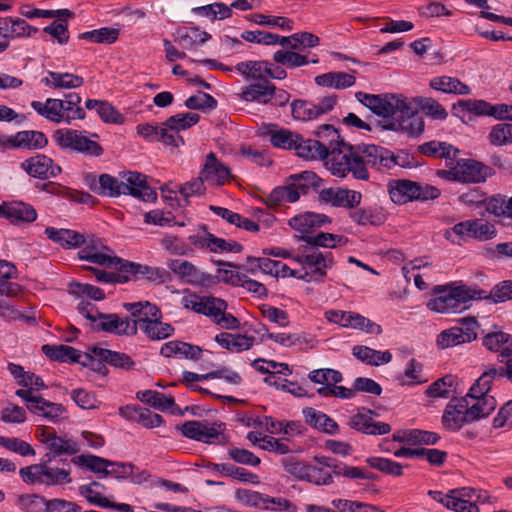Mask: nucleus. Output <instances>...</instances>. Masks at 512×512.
I'll list each match as a JSON object with an SVG mask.
<instances>
[{"instance_id":"obj_17","label":"nucleus","mask_w":512,"mask_h":512,"mask_svg":"<svg viewBox=\"0 0 512 512\" xmlns=\"http://www.w3.org/2000/svg\"><path fill=\"white\" fill-rule=\"evenodd\" d=\"M377 413L368 408H360L355 415L349 418L350 428L367 435H385L390 433L391 425L385 422L376 421Z\"/></svg>"},{"instance_id":"obj_53","label":"nucleus","mask_w":512,"mask_h":512,"mask_svg":"<svg viewBox=\"0 0 512 512\" xmlns=\"http://www.w3.org/2000/svg\"><path fill=\"white\" fill-rule=\"evenodd\" d=\"M274 91L275 86L269 81L255 83L249 85L246 90L242 92V98L246 101H256L265 104L270 101V96H272Z\"/></svg>"},{"instance_id":"obj_40","label":"nucleus","mask_w":512,"mask_h":512,"mask_svg":"<svg viewBox=\"0 0 512 512\" xmlns=\"http://www.w3.org/2000/svg\"><path fill=\"white\" fill-rule=\"evenodd\" d=\"M299 200V194L294 191L289 180L285 185L275 187L264 199V203L269 209L276 208L284 203H294Z\"/></svg>"},{"instance_id":"obj_44","label":"nucleus","mask_w":512,"mask_h":512,"mask_svg":"<svg viewBox=\"0 0 512 512\" xmlns=\"http://www.w3.org/2000/svg\"><path fill=\"white\" fill-rule=\"evenodd\" d=\"M226 283L241 286L258 297L267 295V289L262 283L249 279L246 274L240 271L226 270Z\"/></svg>"},{"instance_id":"obj_54","label":"nucleus","mask_w":512,"mask_h":512,"mask_svg":"<svg viewBox=\"0 0 512 512\" xmlns=\"http://www.w3.org/2000/svg\"><path fill=\"white\" fill-rule=\"evenodd\" d=\"M32 407L34 408L32 411L33 414L42 416L52 422L61 420L66 412L62 404L47 401L43 397L40 398L37 405Z\"/></svg>"},{"instance_id":"obj_64","label":"nucleus","mask_w":512,"mask_h":512,"mask_svg":"<svg viewBox=\"0 0 512 512\" xmlns=\"http://www.w3.org/2000/svg\"><path fill=\"white\" fill-rule=\"evenodd\" d=\"M488 140L494 146H504L512 143V123L494 125L488 134Z\"/></svg>"},{"instance_id":"obj_45","label":"nucleus","mask_w":512,"mask_h":512,"mask_svg":"<svg viewBox=\"0 0 512 512\" xmlns=\"http://www.w3.org/2000/svg\"><path fill=\"white\" fill-rule=\"evenodd\" d=\"M273 60L276 64H280L289 69H295L305 66L309 63H318V58L309 60L306 55L300 54L297 50H278L273 54Z\"/></svg>"},{"instance_id":"obj_7","label":"nucleus","mask_w":512,"mask_h":512,"mask_svg":"<svg viewBox=\"0 0 512 512\" xmlns=\"http://www.w3.org/2000/svg\"><path fill=\"white\" fill-rule=\"evenodd\" d=\"M293 260L302 266L303 273L299 276L305 282L323 283L335 261L331 252L322 253L308 243L301 244Z\"/></svg>"},{"instance_id":"obj_32","label":"nucleus","mask_w":512,"mask_h":512,"mask_svg":"<svg viewBox=\"0 0 512 512\" xmlns=\"http://www.w3.org/2000/svg\"><path fill=\"white\" fill-rule=\"evenodd\" d=\"M294 191H297L299 196L306 195L313 190L318 192L323 186V180L316 175L313 171H302L301 173L292 174L288 177Z\"/></svg>"},{"instance_id":"obj_61","label":"nucleus","mask_w":512,"mask_h":512,"mask_svg":"<svg viewBox=\"0 0 512 512\" xmlns=\"http://www.w3.org/2000/svg\"><path fill=\"white\" fill-rule=\"evenodd\" d=\"M200 120V115L194 112L178 113L166 119V125L175 130L178 134L180 131L187 130L196 125Z\"/></svg>"},{"instance_id":"obj_15","label":"nucleus","mask_w":512,"mask_h":512,"mask_svg":"<svg viewBox=\"0 0 512 512\" xmlns=\"http://www.w3.org/2000/svg\"><path fill=\"white\" fill-rule=\"evenodd\" d=\"M472 413L468 410L467 397H454L443 411L442 425L447 431H459L463 426L473 423Z\"/></svg>"},{"instance_id":"obj_59","label":"nucleus","mask_w":512,"mask_h":512,"mask_svg":"<svg viewBox=\"0 0 512 512\" xmlns=\"http://www.w3.org/2000/svg\"><path fill=\"white\" fill-rule=\"evenodd\" d=\"M68 293L77 298H89L95 301L105 298V293L102 289L88 283L71 282L68 285Z\"/></svg>"},{"instance_id":"obj_47","label":"nucleus","mask_w":512,"mask_h":512,"mask_svg":"<svg viewBox=\"0 0 512 512\" xmlns=\"http://www.w3.org/2000/svg\"><path fill=\"white\" fill-rule=\"evenodd\" d=\"M42 351L53 361L74 363L80 360L77 358L80 356V351L68 345L45 344L42 346Z\"/></svg>"},{"instance_id":"obj_19","label":"nucleus","mask_w":512,"mask_h":512,"mask_svg":"<svg viewBox=\"0 0 512 512\" xmlns=\"http://www.w3.org/2000/svg\"><path fill=\"white\" fill-rule=\"evenodd\" d=\"M319 200L333 207L354 209L360 205L362 194L347 188H323L319 191Z\"/></svg>"},{"instance_id":"obj_52","label":"nucleus","mask_w":512,"mask_h":512,"mask_svg":"<svg viewBox=\"0 0 512 512\" xmlns=\"http://www.w3.org/2000/svg\"><path fill=\"white\" fill-rule=\"evenodd\" d=\"M71 462L86 467L94 473H102L104 476L109 475L107 467L115 465L113 461L92 454L75 456L71 459Z\"/></svg>"},{"instance_id":"obj_46","label":"nucleus","mask_w":512,"mask_h":512,"mask_svg":"<svg viewBox=\"0 0 512 512\" xmlns=\"http://www.w3.org/2000/svg\"><path fill=\"white\" fill-rule=\"evenodd\" d=\"M41 189L53 194H61L64 198L80 204H94L95 198L84 191L73 190L71 188L62 187L55 183L49 182L41 185Z\"/></svg>"},{"instance_id":"obj_27","label":"nucleus","mask_w":512,"mask_h":512,"mask_svg":"<svg viewBox=\"0 0 512 512\" xmlns=\"http://www.w3.org/2000/svg\"><path fill=\"white\" fill-rule=\"evenodd\" d=\"M406 104L412 108V113L405 114L404 112H399L397 117H395L397 126L400 131L408 136L417 137L423 133L425 122L422 116L418 114L416 106L408 98H406Z\"/></svg>"},{"instance_id":"obj_22","label":"nucleus","mask_w":512,"mask_h":512,"mask_svg":"<svg viewBox=\"0 0 512 512\" xmlns=\"http://www.w3.org/2000/svg\"><path fill=\"white\" fill-rule=\"evenodd\" d=\"M2 144L13 149L37 150L44 148L48 144V139L41 131L24 130L5 138Z\"/></svg>"},{"instance_id":"obj_3","label":"nucleus","mask_w":512,"mask_h":512,"mask_svg":"<svg viewBox=\"0 0 512 512\" xmlns=\"http://www.w3.org/2000/svg\"><path fill=\"white\" fill-rule=\"evenodd\" d=\"M316 139H304L299 135L294 149L296 155L305 160H327L326 165L331 171L332 148H337L336 144H340L341 137L338 131L330 124L321 125L316 131Z\"/></svg>"},{"instance_id":"obj_8","label":"nucleus","mask_w":512,"mask_h":512,"mask_svg":"<svg viewBox=\"0 0 512 512\" xmlns=\"http://www.w3.org/2000/svg\"><path fill=\"white\" fill-rule=\"evenodd\" d=\"M356 99L379 117H397L399 112L411 114L412 108L406 104V98L402 94H369L362 91L356 92Z\"/></svg>"},{"instance_id":"obj_36","label":"nucleus","mask_w":512,"mask_h":512,"mask_svg":"<svg viewBox=\"0 0 512 512\" xmlns=\"http://www.w3.org/2000/svg\"><path fill=\"white\" fill-rule=\"evenodd\" d=\"M391 200L396 204L415 201V181L408 179L392 180L388 184Z\"/></svg>"},{"instance_id":"obj_10","label":"nucleus","mask_w":512,"mask_h":512,"mask_svg":"<svg viewBox=\"0 0 512 512\" xmlns=\"http://www.w3.org/2000/svg\"><path fill=\"white\" fill-rule=\"evenodd\" d=\"M442 178H449L465 183H481L494 174L492 168L474 159H461L450 170H439Z\"/></svg>"},{"instance_id":"obj_48","label":"nucleus","mask_w":512,"mask_h":512,"mask_svg":"<svg viewBox=\"0 0 512 512\" xmlns=\"http://www.w3.org/2000/svg\"><path fill=\"white\" fill-rule=\"evenodd\" d=\"M497 407L495 397L468 398V410L473 423L488 417Z\"/></svg>"},{"instance_id":"obj_25","label":"nucleus","mask_w":512,"mask_h":512,"mask_svg":"<svg viewBox=\"0 0 512 512\" xmlns=\"http://www.w3.org/2000/svg\"><path fill=\"white\" fill-rule=\"evenodd\" d=\"M123 307L131 312L133 317L131 323L136 325V332L139 328L145 325L146 321H152L154 318H162L161 310L149 301H139L134 303H124Z\"/></svg>"},{"instance_id":"obj_1","label":"nucleus","mask_w":512,"mask_h":512,"mask_svg":"<svg viewBox=\"0 0 512 512\" xmlns=\"http://www.w3.org/2000/svg\"><path fill=\"white\" fill-rule=\"evenodd\" d=\"M337 148H332V175L345 178L351 174L354 179L367 181L370 178L368 167L384 172L390 170L392 152L375 144L352 145L341 139Z\"/></svg>"},{"instance_id":"obj_24","label":"nucleus","mask_w":512,"mask_h":512,"mask_svg":"<svg viewBox=\"0 0 512 512\" xmlns=\"http://www.w3.org/2000/svg\"><path fill=\"white\" fill-rule=\"evenodd\" d=\"M332 222L331 218L322 213L304 212L292 217L288 224L302 235H309L315 229L320 228Z\"/></svg>"},{"instance_id":"obj_12","label":"nucleus","mask_w":512,"mask_h":512,"mask_svg":"<svg viewBox=\"0 0 512 512\" xmlns=\"http://www.w3.org/2000/svg\"><path fill=\"white\" fill-rule=\"evenodd\" d=\"M337 101L338 97L335 94L322 97L317 104L309 100L297 99L291 103V113L296 120L311 121L330 113Z\"/></svg>"},{"instance_id":"obj_60","label":"nucleus","mask_w":512,"mask_h":512,"mask_svg":"<svg viewBox=\"0 0 512 512\" xmlns=\"http://www.w3.org/2000/svg\"><path fill=\"white\" fill-rule=\"evenodd\" d=\"M119 37V30L111 27H103L92 31H87L79 35V39L94 43L112 44Z\"/></svg>"},{"instance_id":"obj_23","label":"nucleus","mask_w":512,"mask_h":512,"mask_svg":"<svg viewBox=\"0 0 512 512\" xmlns=\"http://www.w3.org/2000/svg\"><path fill=\"white\" fill-rule=\"evenodd\" d=\"M95 332H107L116 335H136V325L128 317L121 318L116 313H103L99 322L94 324Z\"/></svg>"},{"instance_id":"obj_9","label":"nucleus","mask_w":512,"mask_h":512,"mask_svg":"<svg viewBox=\"0 0 512 512\" xmlns=\"http://www.w3.org/2000/svg\"><path fill=\"white\" fill-rule=\"evenodd\" d=\"M55 142L62 148L85 156L99 157L103 154L102 146L83 135L81 131L74 129H58L54 132Z\"/></svg>"},{"instance_id":"obj_13","label":"nucleus","mask_w":512,"mask_h":512,"mask_svg":"<svg viewBox=\"0 0 512 512\" xmlns=\"http://www.w3.org/2000/svg\"><path fill=\"white\" fill-rule=\"evenodd\" d=\"M460 327L443 330L437 337V345L442 348L469 343L477 338L478 322L474 317L460 319Z\"/></svg>"},{"instance_id":"obj_55","label":"nucleus","mask_w":512,"mask_h":512,"mask_svg":"<svg viewBox=\"0 0 512 512\" xmlns=\"http://www.w3.org/2000/svg\"><path fill=\"white\" fill-rule=\"evenodd\" d=\"M457 378L454 375L447 374L444 377L434 381L428 386L425 394L431 398L448 397L451 392L456 390Z\"/></svg>"},{"instance_id":"obj_26","label":"nucleus","mask_w":512,"mask_h":512,"mask_svg":"<svg viewBox=\"0 0 512 512\" xmlns=\"http://www.w3.org/2000/svg\"><path fill=\"white\" fill-rule=\"evenodd\" d=\"M180 430L182 435L187 438L209 444L213 443L215 439H218L220 435L215 424L209 427L203 422L194 420L182 424Z\"/></svg>"},{"instance_id":"obj_20","label":"nucleus","mask_w":512,"mask_h":512,"mask_svg":"<svg viewBox=\"0 0 512 512\" xmlns=\"http://www.w3.org/2000/svg\"><path fill=\"white\" fill-rule=\"evenodd\" d=\"M36 209L23 201H4L0 204V217L13 225L32 223L37 219Z\"/></svg>"},{"instance_id":"obj_34","label":"nucleus","mask_w":512,"mask_h":512,"mask_svg":"<svg viewBox=\"0 0 512 512\" xmlns=\"http://www.w3.org/2000/svg\"><path fill=\"white\" fill-rule=\"evenodd\" d=\"M45 234L50 240L65 249L81 247L83 242H85V236L83 234L70 229L47 227Z\"/></svg>"},{"instance_id":"obj_63","label":"nucleus","mask_w":512,"mask_h":512,"mask_svg":"<svg viewBox=\"0 0 512 512\" xmlns=\"http://www.w3.org/2000/svg\"><path fill=\"white\" fill-rule=\"evenodd\" d=\"M331 504L339 512H385L377 506L346 499H334Z\"/></svg>"},{"instance_id":"obj_30","label":"nucleus","mask_w":512,"mask_h":512,"mask_svg":"<svg viewBox=\"0 0 512 512\" xmlns=\"http://www.w3.org/2000/svg\"><path fill=\"white\" fill-rule=\"evenodd\" d=\"M199 174L208 185L215 187L224 185V164L214 152H209L206 155Z\"/></svg>"},{"instance_id":"obj_31","label":"nucleus","mask_w":512,"mask_h":512,"mask_svg":"<svg viewBox=\"0 0 512 512\" xmlns=\"http://www.w3.org/2000/svg\"><path fill=\"white\" fill-rule=\"evenodd\" d=\"M46 448L48 452L45 453L43 458L55 460L62 455L72 456L79 452L78 444L72 440L58 435H52L46 439Z\"/></svg>"},{"instance_id":"obj_29","label":"nucleus","mask_w":512,"mask_h":512,"mask_svg":"<svg viewBox=\"0 0 512 512\" xmlns=\"http://www.w3.org/2000/svg\"><path fill=\"white\" fill-rule=\"evenodd\" d=\"M305 422L312 428L317 429L329 435H335L339 431V426L334 419L322 411L312 407H306L302 411Z\"/></svg>"},{"instance_id":"obj_6","label":"nucleus","mask_w":512,"mask_h":512,"mask_svg":"<svg viewBox=\"0 0 512 512\" xmlns=\"http://www.w3.org/2000/svg\"><path fill=\"white\" fill-rule=\"evenodd\" d=\"M53 460L42 458L40 463L22 467L19 475L22 481L28 485L59 486L70 484L71 468L67 460H59L62 467L52 466Z\"/></svg>"},{"instance_id":"obj_50","label":"nucleus","mask_w":512,"mask_h":512,"mask_svg":"<svg viewBox=\"0 0 512 512\" xmlns=\"http://www.w3.org/2000/svg\"><path fill=\"white\" fill-rule=\"evenodd\" d=\"M161 319L154 318L152 321H146L145 325L140 327L150 340L160 341L174 334V327L169 323L162 322Z\"/></svg>"},{"instance_id":"obj_62","label":"nucleus","mask_w":512,"mask_h":512,"mask_svg":"<svg viewBox=\"0 0 512 512\" xmlns=\"http://www.w3.org/2000/svg\"><path fill=\"white\" fill-rule=\"evenodd\" d=\"M423 365L414 358L410 359L405 368L404 374L399 377L402 385L415 386L427 382L422 375Z\"/></svg>"},{"instance_id":"obj_56","label":"nucleus","mask_w":512,"mask_h":512,"mask_svg":"<svg viewBox=\"0 0 512 512\" xmlns=\"http://www.w3.org/2000/svg\"><path fill=\"white\" fill-rule=\"evenodd\" d=\"M177 38L184 48L192 49L208 41L210 35L205 31H200L197 27H192L178 29Z\"/></svg>"},{"instance_id":"obj_16","label":"nucleus","mask_w":512,"mask_h":512,"mask_svg":"<svg viewBox=\"0 0 512 512\" xmlns=\"http://www.w3.org/2000/svg\"><path fill=\"white\" fill-rule=\"evenodd\" d=\"M505 379L512 382V370H505L503 365H490L474 382L464 397H467V399L493 397L488 394L492 385L495 383H501Z\"/></svg>"},{"instance_id":"obj_4","label":"nucleus","mask_w":512,"mask_h":512,"mask_svg":"<svg viewBox=\"0 0 512 512\" xmlns=\"http://www.w3.org/2000/svg\"><path fill=\"white\" fill-rule=\"evenodd\" d=\"M81 97L77 93H68L65 99L48 98L45 103L32 101L31 107L42 117L51 122L70 124L73 120H83L85 110L80 106Z\"/></svg>"},{"instance_id":"obj_41","label":"nucleus","mask_w":512,"mask_h":512,"mask_svg":"<svg viewBox=\"0 0 512 512\" xmlns=\"http://www.w3.org/2000/svg\"><path fill=\"white\" fill-rule=\"evenodd\" d=\"M299 240L308 243L317 250L323 248H336L337 246H344L348 243V238L343 235H337L327 232H320L317 235H301Z\"/></svg>"},{"instance_id":"obj_58","label":"nucleus","mask_w":512,"mask_h":512,"mask_svg":"<svg viewBox=\"0 0 512 512\" xmlns=\"http://www.w3.org/2000/svg\"><path fill=\"white\" fill-rule=\"evenodd\" d=\"M269 66H273V63L268 61H247L239 63L237 68L246 77L265 82L268 81V74L265 71L268 70Z\"/></svg>"},{"instance_id":"obj_21","label":"nucleus","mask_w":512,"mask_h":512,"mask_svg":"<svg viewBox=\"0 0 512 512\" xmlns=\"http://www.w3.org/2000/svg\"><path fill=\"white\" fill-rule=\"evenodd\" d=\"M21 167L32 177L39 179H48L56 177L62 171L61 167L54 161L44 155L37 154L22 162Z\"/></svg>"},{"instance_id":"obj_43","label":"nucleus","mask_w":512,"mask_h":512,"mask_svg":"<svg viewBox=\"0 0 512 512\" xmlns=\"http://www.w3.org/2000/svg\"><path fill=\"white\" fill-rule=\"evenodd\" d=\"M420 153L428 157L445 158L453 160L459 153V150L447 142L429 141L418 147Z\"/></svg>"},{"instance_id":"obj_11","label":"nucleus","mask_w":512,"mask_h":512,"mask_svg":"<svg viewBox=\"0 0 512 512\" xmlns=\"http://www.w3.org/2000/svg\"><path fill=\"white\" fill-rule=\"evenodd\" d=\"M82 249L78 252L79 258L96 265L115 269L122 258L112 255L113 251L103 244L101 239L94 235L85 236Z\"/></svg>"},{"instance_id":"obj_28","label":"nucleus","mask_w":512,"mask_h":512,"mask_svg":"<svg viewBox=\"0 0 512 512\" xmlns=\"http://www.w3.org/2000/svg\"><path fill=\"white\" fill-rule=\"evenodd\" d=\"M160 354L167 358L174 356L191 360H199L203 354V350L200 346L179 340H173L165 343L161 347Z\"/></svg>"},{"instance_id":"obj_37","label":"nucleus","mask_w":512,"mask_h":512,"mask_svg":"<svg viewBox=\"0 0 512 512\" xmlns=\"http://www.w3.org/2000/svg\"><path fill=\"white\" fill-rule=\"evenodd\" d=\"M475 292L480 293L476 300H486L493 304L512 300V280H504L496 284L489 292L474 285Z\"/></svg>"},{"instance_id":"obj_14","label":"nucleus","mask_w":512,"mask_h":512,"mask_svg":"<svg viewBox=\"0 0 512 512\" xmlns=\"http://www.w3.org/2000/svg\"><path fill=\"white\" fill-rule=\"evenodd\" d=\"M118 263L119 265L116 267V270L123 272L128 278V282L145 279L150 283L159 285L165 283L170 278L169 273L163 268L151 267L123 258Z\"/></svg>"},{"instance_id":"obj_18","label":"nucleus","mask_w":512,"mask_h":512,"mask_svg":"<svg viewBox=\"0 0 512 512\" xmlns=\"http://www.w3.org/2000/svg\"><path fill=\"white\" fill-rule=\"evenodd\" d=\"M234 496L243 505L260 509L284 510L289 506L288 501L281 497L273 498L249 489H237Z\"/></svg>"},{"instance_id":"obj_38","label":"nucleus","mask_w":512,"mask_h":512,"mask_svg":"<svg viewBox=\"0 0 512 512\" xmlns=\"http://www.w3.org/2000/svg\"><path fill=\"white\" fill-rule=\"evenodd\" d=\"M352 355L361 362L371 365L379 366L381 364H387L392 360V354L390 351H378L364 345H356L352 348Z\"/></svg>"},{"instance_id":"obj_35","label":"nucleus","mask_w":512,"mask_h":512,"mask_svg":"<svg viewBox=\"0 0 512 512\" xmlns=\"http://www.w3.org/2000/svg\"><path fill=\"white\" fill-rule=\"evenodd\" d=\"M90 350L97 357L104 360L107 364L114 368L129 371L132 370L135 366L133 359L126 353L112 351L96 345L92 346Z\"/></svg>"},{"instance_id":"obj_49","label":"nucleus","mask_w":512,"mask_h":512,"mask_svg":"<svg viewBox=\"0 0 512 512\" xmlns=\"http://www.w3.org/2000/svg\"><path fill=\"white\" fill-rule=\"evenodd\" d=\"M409 100L432 119L445 120L448 116L446 109L434 98L417 96Z\"/></svg>"},{"instance_id":"obj_5","label":"nucleus","mask_w":512,"mask_h":512,"mask_svg":"<svg viewBox=\"0 0 512 512\" xmlns=\"http://www.w3.org/2000/svg\"><path fill=\"white\" fill-rule=\"evenodd\" d=\"M435 297L427 302V308L436 313H460L468 308L467 303L476 300L481 295L475 292L474 285H459L456 287L435 286Z\"/></svg>"},{"instance_id":"obj_39","label":"nucleus","mask_w":512,"mask_h":512,"mask_svg":"<svg viewBox=\"0 0 512 512\" xmlns=\"http://www.w3.org/2000/svg\"><path fill=\"white\" fill-rule=\"evenodd\" d=\"M41 82L53 89H71L82 86L84 79L72 73L49 71L47 77H44Z\"/></svg>"},{"instance_id":"obj_51","label":"nucleus","mask_w":512,"mask_h":512,"mask_svg":"<svg viewBox=\"0 0 512 512\" xmlns=\"http://www.w3.org/2000/svg\"><path fill=\"white\" fill-rule=\"evenodd\" d=\"M137 398L160 411H167L176 406L172 396L167 397L165 394L154 390L139 391Z\"/></svg>"},{"instance_id":"obj_42","label":"nucleus","mask_w":512,"mask_h":512,"mask_svg":"<svg viewBox=\"0 0 512 512\" xmlns=\"http://www.w3.org/2000/svg\"><path fill=\"white\" fill-rule=\"evenodd\" d=\"M430 87L447 94L468 95L471 92L467 84L461 82L458 78L449 76L434 77L430 81Z\"/></svg>"},{"instance_id":"obj_33","label":"nucleus","mask_w":512,"mask_h":512,"mask_svg":"<svg viewBox=\"0 0 512 512\" xmlns=\"http://www.w3.org/2000/svg\"><path fill=\"white\" fill-rule=\"evenodd\" d=\"M168 268L181 279L191 284H204L209 278V275L198 271L191 262L186 260H171L168 263Z\"/></svg>"},{"instance_id":"obj_2","label":"nucleus","mask_w":512,"mask_h":512,"mask_svg":"<svg viewBox=\"0 0 512 512\" xmlns=\"http://www.w3.org/2000/svg\"><path fill=\"white\" fill-rule=\"evenodd\" d=\"M125 181H119L110 174H101L99 176L100 194L110 197L120 195H131L145 202H154L157 199V193L147 184L146 175L128 171L123 174Z\"/></svg>"},{"instance_id":"obj_57","label":"nucleus","mask_w":512,"mask_h":512,"mask_svg":"<svg viewBox=\"0 0 512 512\" xmlns=\"http://www.w3.org/2000/svg\"><path fill=\"white\" fill-rule=\"evenodd\" d=\"M453 109H461L462 111L470 112L477 116L493 117L494 105L480 99H461L453 105Z\"/></svg>"}]
</instances>
